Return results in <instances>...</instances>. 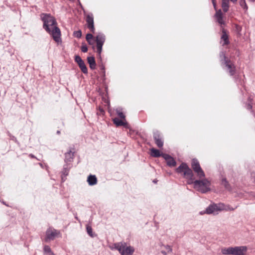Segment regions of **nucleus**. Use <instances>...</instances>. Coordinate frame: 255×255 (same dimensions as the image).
Here are the masks:
<instances>
[{"label":"nucleus","mask_w":255,"mask_h":255,"mask_svg":"<svg viewBox=\"0 0 255 255\" xmlns=\"http://www.w3.org/2000/svg\"><path fill=\"white\" fill-rule=\"evenodd\" d=\"M176 171L178 173H183L185 177L188 180V183H193L194 188L197 190L202 193H205L210 190V182L207 179L193 181L192 171L186 164L182 163L176 169Z\"/></svg>","instance_id":"nucleus-1"},{"label":"nucleus","mask_w":255,"mask_h":255,"mask_svg":"<svg viewBox=\"0 0 255 255\" xmlns=\"http://www.w3.org/2000/svg\"><path fill=\"white\" fill-rule=\"evenodd\" d=\"M41 18L43 22V28L52 36L56 42L58 44L61 43V31L57 26L54 17L50 14L42 13Z\"/></svg>","instance_id":"nucleus-2"},{"label":"nucleus","mask_w":255,"mask_h":255,"mask_svg":"<svg viewBox=\"0 0 255 255\" xmlns=\"http://www.w3.org/2000/svg\"><path fill=\"white\" fill-rule=\"evenodd\" d=\"M112 250H118L121 255H132L134 249L131 246H127L126 243H118L115 244L112 247Z\"/></svg>","instance_id":"nucleus-3"},{"label":"nucleus","mask_w":255,"mask_h":255,"mask_svg":"<svg viewBox=\"0 0 255 255\" xmlns=\"http://www.w3.org/2000/svg\"><path fill=\"white\" fill-rule=\"evenodd\" d=\"M235 209L229 205H226L223 203L214 204L207 208L205 213L210 214L222 210L233 211Z\"/></svg>","instance_id":"nucleus-4"},{"label":"nucleus","mask_w":255,"mask_h":255,"mask_svg":"<svg viewBox=\"0 0 255 255\" xmlns=\"http://www.w3.org/2000/svg\"><path fill=\"white\" fill-rule=\"evenodd\" d=\"M191 166L199 178H201L205 177L204 172L201 168L197 160L193 159L192 160Z\"/></svg>","instance_id":"nucleus-5"},{"label":"nucleus","mask_w":255,"mask_h":255,"mask_svg":"<svg viewBox=\"0 0 255 255\" xmlns=\"http://www.w3.org/2000/svg\"><path fill=\"white\" fill-rule=\"evenodd\" d=\"M60 235V232L53 228H49L46 232L45 241L53 240L56 237Z\"/></svg>","instance_id":"nucleus-6"},{"label":"nucleus","mask_w":255,"mask_h":255,"mask_svg":"<svg viewBox=\"0 0 255 255\" xmlns=\"http://www.w3.org/2000/svg\"><path fill=\"white\" fill-rule=\"evenodd\" d=\"M105 37L104 34L99 33L96 36V43H97V52L99 54H100L102 50V46L105 42Z\"/></svg>","instance_id":"nucleus-7"},{"label":"nucleus","mask_w":255,"mask_h":255,"mask_svg":"<svg viewBox=\"0 0 255 255\" xmlns=\"http://www.w3.org/2000/svg\"><path fill=\"white\" fill-rule=\"evenodd\" d=\"M248 248L246 246L233 247V255H246Z\"/></svg>","instance_id":"nucleus-8"},{"label":"nucleus","mask_w":255,"mask_h":255,"mask_svg":"<svg viewBox=\"0 0 255 255\" xmlns=\"http://www.w3.org/2000/svg\"><path fill=\"white\" fill-rule=\"evenodd\" d=\"M75 60L78 64L81 71L84 73H87V72H88L87 68L85 65L84 62L83 61V60L81 59V58L79 56L76 55L75 57Z\"/></svg>","instance_id":"nucleus-9"},{"label":"nucleus","mask_w":255,"mask_h":255,"mask_svg":"<svg viewBox=\"0 0 255 255\" xmlns=\"http://www.w3.org/2000/svg\"><path fill=\"white\" fill-rule=\"evenodd\" d=\"M86 22L87 23V26L89 28L91 32L93 33L95 32V28L94 25V19L92 15H88L86 17Z\"/></svg>","instance_id":"nucleus-10"},{"label":"nucleus","mask_w":255,"mask_h":255,"mask_svg":"<svg viewBox=\"0 0 255 255\" xmlns=\"http://www.w3.org/2000/svg\"><path fill=\"white\" fill-rule=\"evenodd\" d=\"M215 17L219 24L221 25L225 24V22L223 20V14L221 9L216 10Z\"/></svg>","instance_id":"nucleus-11"},{"label":"nucleus","mask_w":255,"mask_h":255,"mask_svg":"<svg viewBox=\"0 0 255 255\" xmlns=\"http://www.w3.org/2000/svg\"><path fill=\"white\" fill-rule=\"evenodd\" d=\"M162 155L163 157L165 159L168 165L170 166H175L176 162L171 156L166 154H163Z\"/></svg>","instance_id":"nucleus-12"},{"label":"nucleus","mask_w":255,"mask_h":255,"mask_svg":"<svg viewBox=\"0 0 255 255\" xmlns=\"http://www.w3.org/2000/svg\"><path fill=\"white\" fill-rule=\"evenodd\" d=\"M221 253L224 255H233V247L222 248Z\"/></svg>","instance_id":"nucleus-13"},{"label":"nucleus","mask_w":255,"mask_h":255,"mask_svg":"<svg viewBox=\"0 0 255 255\" xmlns=\"http://www.w3.org/2000/svg\"><path fill=\"white\" fill-rule=\"evenodd\" d=\"M87 182L90 185H94L97 184V179L95 175H90L87 178Z\"/></svg>","instance_id":"nucleus-14"},{"label":"nucleus","mask_w":255,"mask_h":255,"mask_svg":"<svg viewBox=\"0 0 255 255\" xmlns=\"http://www.w3.org/2000/svg\"><path fill=\"white\" fill-rule=\"evenodd\" d=\"M114 123L117 126H125L127 124V123L125 122V120L123 119H119L118 118H116L113 119Z\"/></svg>","instance_id":"nucleus-15"},{"label":"nucleus","mask_w":255,"mask_h":255,"mask_svg":"<svg viewBox=\"0 0 255 255\" xmlns=\"http://www.w3.org/2000/svg\"><path fill=\"white\" fill-rule=\"evenodd\" d=\"M154 138L155 141V143L159 147H161L163 146V141L160 138L159 135L158 134H154Z\"/></svg>","instance_id":"nucleus-16"},{"label":"nucleus","mask_w":255,"mask_h":255,"mask_svg":"<svg viewBox=\"0 0 255 255\" xmlns=\"http://www.w3.org/2000/svg\"><path fill=\"white\" fill-rule=\"evenodd\" d=\"M221 39L224 41L223 45L228 44L229 43L228 35L224 29H222V35L221 36Z\"/></svg>","instance_id":"nucleus-17"},{"label":"nucleus","mask_w":255,"mask_h":255,"mask_svg":"<svg viewBox=\"0 0 255 255\" xmlns=\"http://www.w3.org/2000/svg\"><path fill=\"white\" fill-rule=\"evenodd\" d=\"M222 7L223 11L226 12L229 10V0H222Z\"/></svg>","instance_id":"nucleus-18"},{"label":"nucleus","mask_w":255,"mask_h":255,"mask_svg":"<svg viewBox=\"0 0 255 255\" xmlns=\"http://www.w3.org/2000/svg\"><path fill=\"white\" fill-rule=\"evenodd\" d=\"M88 62L91 69H94L96 67V62L94 57H88L87 58Z\"/></svg>","instance_id":"nucleus-19"},{"label":"nucleus","mask_w":255,"mask_h":255,"mask_svg":"<svg viewBox=\"0 0 255 255\" xmlns=\"http://www.w3.org/2000/svg\"><path fill=\"white\" fill-rule=\"evenodd\" d=\"M226 66L228 67V69H229V72L231 75H233L234 73V67L233 66L231 63L230 62H228V61L226 62Z\"/></svg>","instance_id":"nucleus-20"},{"label":"nucleus","mask_w":255,"mask_h":255,"mask_svg":"<svg viewBox=\"0 0 255 255\" xmlns=\"http://www.w3.org/2000/svg\"><path fill=\"white\" fill-rule=\"evenodd\" d=\"M74 156V152L70 151L69 152L65 153V160L67 161H71Z\"/></svg>","instance_id":"nucleus-21"},{"label":"nucleus","mask_w":255,"mask_h":255,"mask_svg":"<svg viewBox=\"0 0 255 255\" xmlns=\"http://www.w3.org/2000/svg\"><path fill=\"white\" fill-rule=\"evenodd\" d=\"M151 155L153 157H159L161 155L159 150L154 148L151 149Z\"/></svg>","instance_id":"nucleus-22"},{"label":"nucleus","mask_w":255,"mask_h":255,"mask_svg":"<svg viewBox=\"0 0 255 255\" xmlns=\"http://www.w3.org/2000/svg\"><path fill=\"white\" fill-rule=\"evenodd\" d=\"M240 5L243 7V8L245 10V11L246 12L248 10V6L245 1V0H241L240 2Z\"/></svg>","instance_id":"nucleus-23"},{"label":"nucleus","mask_w":255,"mask_h":255,"mask_svg":"<svg viewBox=\"0 0 255 255\" xmlns=\"http://www.w3.org/2000/svg\"><path fill=\"white\" fill-rule=\"evenodd\" d=\"M117 113L118 115V116L123 120H125V116L124 115L123 113L121 111V110L120 109H117L116 110Z\"/></svg>","instance_id":"nucleus-24"},{"label":"nucleus","mask_w":255,"mask_h":255,"mask_svg":"<svg viewBox=\"0 0 255 255\" xmlns=\"http://www.w3.org/2000/svg\"><path fill=\"white\" fill-rule=\"evenodd\" d=\"M86 230H87V232L88 234L89 235V236H90L91 237H93V235L92 233V227L90 226L87 225L86 226Z\"/></svg>","instance_id":"nucleus-25"},{"label":"nucleus","mask_w":255,"mask_h":255,"mask_svg":"<svg viewBox=\"0 0 255 255\" xmlns=\"http://www.w3.org/2000/svg\"><path fill=\"white\" fill-rule=\"evenodd\" d=\"M74 36L77 37V38H80L82 36V32L81 30H78L75 31L74 32Z\"/></svg>","instance_id":"nucleus-26"},{"label":"nucleus","mask_w":255,"mask_h":255,"mask_svg":"<svg viewBox=\"0 0 255 255\" xmlns=\"http://www.w3.org/2000/svg\"><path fill=\"white\" fill-rule=\"evenodd\" d=\"M163 247L166 249V250L167 251V253H170L172 252V249L171 247L170 246L166 245V246H163Z\"/></svg>","instance_id":"nucleus-27"},{"label":"nucleus","mask_w":255,"mask_h":255,"mask_svg":"<svg viewBox=\"0 0 255 255\" xmlns=\"http://www.w3.org/2000/svg\"><path fill=\"white\" fill-rule=\"evenodd\" d=\"M93 36L92 34L88 33L86 35V40L87 41H90V40H92L93 39Z\"/></svg>","instance_id":"nucleus-28"},{"label":"nucleus","mask_w":255,"mask_h":255,"mask_svg":"<svg viewBox=\"0 0 255 255\" xmlns=\"http://www.w3.org/2000/svg\"><path fill=\"white\" fill-rule=\"evenodd\" d=\"M44 251L45 253H51V249H50V248L49 246H45L44 247Z\"/></svg>","instance_id":"nucleus-29"},{"label":"nucleus","mask_w":255,"mask_h":255,"mask_svg":"<svg viewBox=\"0 0 255 255\" xmlns=\"http://www.w3.org/2000/svg\"><path fill=\"white\" fill-rule=\"evenodd\" d=\"M222 184L226 188H228V183L226 179H223L222 180Z\"/></svg>","instance_id":"nucleus-30"},{"label":"nucleus","mask_w":255,"mask_h":255,"mask_svg":"<svg viewBox=\"0 0 255 255\" xmlns=\"http://www.w3.org/2000/svg\"><path fill=\"white\" fill-rule=\"evenodd\" d=\"M81 50L83 52H86L88 50L87 47L86 45H83L81 47Z\"/></svg>","instance_id":"nucleus-31"},{"label":"nucleus","mask_w":255,"mask_h":255,"mask_svg":"<svg viewBox=\"0 0 255 255\" xmlns=\"http://www.w3.org/2000/svg\"><path fill=\"white\" fill-rule=\"evenodd\" d=\"M212 1L213 5L214 6V7L215 9L216 10H217V5H216V1H215V0H212Z\"/></svg>","instance_id":"nucleus-32"},{"label":"nucleus","mask_w":255,"mask_h":255,"mask_svg":"<svg viewBox=\"0 0 255 255\" xmlns=\"http://www.w3.org/2000/svg\"><path fill=\"white\" fill-rule=\"evenodd\" d=\"M88 42L90 44H94L95 41L93 39H92V40H90V41H88Z\"/></svg>","instance_id":"nucleus-33"},{"label":"nucleus","mask_w":255,"mask_h":255,"mask_svg":"<svg viewBox=\"0 0 255 255\" xmlns=\"http://www.w3.org/2000/svg\"><path fill=\"white\" fill-rule=\"evenodd\" d=\"M161 253L163 255H167V252H165V251H161Z\"/></svg>","instance_id":"nucleus-34"},{"label":"nucleus","mask_w":255,"mask_h":255,"mask_svg":"<svg viewBox=\"0 0 255 255\" xmlns=\"http://www.w3.org/2000/svg\"><path fill=\"white\" fill-rule=\"evenodd\" d=\"M233 3H235L237 1V0H230Z\"/></svg>","instance_id":"nucleus-35"},{"label":"nucleus","mask_w":255,"mask_h":255,"mask_svg":"<svg viewBox=\"0 0 255 255\" xmlns=\"http://www.w3.org/2000/svg\"><path fill=\"white\" fill-rule=\"evenodd\" d=\"M57 133L59 134L60 133V131H57Z\"/></svg>","instance_id":"nucleus-36"},{"label":"nucleus","mask_w":255,"mask_h":255,"mask_svg":"<svg viewBox=\"0 0 255 255\" xmlns=\"http://www.w3.org/2000/svg\"><path fill=\"white\" fill-rule=\"evenodd\" d=\"M249 108H251V107L250 105L249 106Z\"/></svg>","instance_id":"nucleus-37"},{"label":"nucleus","mask_w":255,"mask_h":255,"mask_svg":"<svg viewBox=\"0 0 255 255\" xmlns=\"http://www.w3.org/2000/svg\"><path fill=\"white\" fill-rule=\"evenodd\" d=\"M153 182H154V183H156V181H155V180H154V181H153Z\"/></svg>","instance_id":"nucleus-38"}]
</instances>
